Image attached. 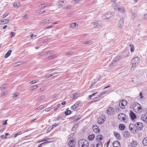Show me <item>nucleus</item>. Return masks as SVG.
Wrapping results in <instances>:
<instances>
[{
  "label": "nucleus",
  "instance_id": "obj_44",
  "mask_svg": "<svg viewBox=\"0 0 147 147\" xmlns=\"http://www.w3.org/2000/svg\"><path fill=\"white\" fill-rule=\"evenodd\" d=\"M129 126H130V127H134V129H136V125L134 124L131 123L130 124Z\"/></svg>",
  "mask_w": 147,
  "mask_h": 147
},
{
  "label": "nucleus",
  "instance_id": "obj_14",
  "mask_svg": "<svg viewBox=\"0 0 147 147\" xmlns=\"http://www.w3.org/2000/svg\"><path fill=\"white\" fill-rule=\"evenodd\" d=\"M68 144L70 147H74L76 143L74 142L73 140H70L69 141Z\"/></svg>",
  "mask_w": 147,
  "mask_h": 147
},
{
  "label": "nucleus",
  "instance_id": "obj_51",
  "mask_svg": "<svg viewBox=\"0 0 147 147\" xmlns=\"http://www.w3.org/2000/svg\"><path fill=\"white\" fill-rule=\"evenodd\" d=\"M59 96L58 94H55L54 95L53 97L54 98H56L59 97Z\"/></svg>",
  "mask_w": 147,
  "mask_h": 147
},
{
  "label": "nucleus",
  "instance_id": "obj_42",
  "mask_svg": "<svg viewBox=\"0 0 147 147\" xmlns=\"http://www.w3.org/2000/svg\"><path fill=\"white\" fill-rule=\"evenodd\" d=\"M56 76H54L53 74H49L45 76V78H49L51 76L55 77Z\"/></svg>",
  "mask_w": 147,
  "mask_h": 147
},
{
  "label": "nucleus",
  "instance_id": "obj_8",
  "mask_svg": "<svg viewBox=\"0 0 147 147\" xmlns=\"http://www.w3.org/2000/svg\"><path fill=\"white\" fill-rule=\"evenodd\" d=\"M143 128V124L141 122H138L136 125V129L137 130H141Z\"/></svg>",
  "mask_w": 147,
  "mask_h": 147
},
{
  "label": "nucleus",
  "instance_id": "obj_43",
  "mask_svg": "<svg viewBox=\"0 0 147 147\" xmlns=\"http://www.w3.org/2000/svg\"><path fill=\"white\" fill-rule=\"evenodd\" d=\"M92 42V40H88V41H86L84 42V44H89V43H91V42Z\"/></svg>",
  "mask_w": 147,
  "mask_h": 147
},
{
  "label": "nucleus",
  "instance_id": "obj_36",
  "mask_svg": "<svg viewBox=\"0 0 147 147\" xmlns=\"http://www.w3.org/2000/svg\"><path fill=\"white\" fill-rule=\"evenodd\" d=\"M2 21L3 22V24H4L8 23L9 22V20L8 19H5L3 20H2Z\"/></svg>",
  "mask_w": 147,
  "mask_h": 147
},
{
  "label": "nucleus",
  "instance_id": "obj_55",
  "mask_svg": "<svg viewBox=\"0 0 147 147\" xmlns=\"http://www.w3.org/2000/svg\"><path fill=\"white\" fill-rule=\"evenodd\" d=\"M28 18V16H27L26 14L22 17L23 19H26Z\"/></svg>",
  "mask_w": 147,
  "mask_h": 147
},
{
  "label": "nucleus",
  "instance_id": "obj_21",
  "mask_svg": "<svg viewBox=\"0 0 147 147\" xmlns=\"http://www.w3.org/2000/svg\"><path fill=\"white\" fill-rule=\"evenodd\" d=\"M114 134L118 140H120L121 137L120 136V134L116 132H114Z\"/></svg>",
  "mask_w": 147,
  "mask_h": 147
},
{
  "label": "nucleus",
  "instance_id": "obj_47",
  "mask_svg": "<svg viewBox=\"0 0 147 147\" xmlns=\"http://www.w3.org/2000/svg\"><path fill=\"white\" fill-rule=\"evenodd\" d=\"M73 53V52H72L71 51H70L68 52L67 53H65V54H66V55H71V54H72Z\"/></svg>",
  "mask_w": 147,
  "mask_h": 147
},
{
  "label": "nucleus",
  "instance_id": "obj_33",
  "mask_svg": "<svg viewBox=\"0 0 147 147\" xmlns=\"http://www.w3.org/2000/svg\"><path fill=\"white\" fill-rule=\"evenodd\" d=\"M78 24H77L76 23H74L71 24L70 26L71 28H74L76 27V26H78Z\"/></svg>",
  "mask_w": 147,
  "mask_h": 147
},
{
  "label": "nucleus",
  "instance_id": "obj_63",
  "mask_svg": "<svg viewBox=\"0 0 147 147\" xmlns=\"http://www.w3.org/2000/svg\"><path fill=\"white\" fill-rule=\"evenodd\" d=\"M76 119H75L77 121H78L79 120H80V118H81V117H78L77 118H76Z\"/></svg>",
  "mask_w": 147,
  "mask_h": 147
},
{
  "label": "nucleus",
  "instance_id": "obj_46",
  "mask_svg": "<svg viewBox=\"0 0 147 147\" xmlns=\"http://www.w3.org/2000/svg\"><path fill=\"white\" fill-rule=\"evenodd\" d=\"M97 93V92H96V93H93L92 94H91V95H89V97L90 99H91V98H92V97H93L94 95H95Z\"/></svg>",
  "mask_w": 147,
  "mask_h": 147
},
{
  "label": "nucleus",
  "instance_id": "obj_52",
  "mask_svg": "<svg viewBox=\"0 0 147 147\" xmlns=\"http://www.w3.org/2000/svg\"><path fill=\"white\" fill-rule=\"evenodd\" d=\"M44 106L43 105H40L37 108V110H39L40 109L42 108Z\"/></svg>",
  "mask_w": 147,
  "mask_h": 147
},
{
  "label": "nucleus",
  "instance_id": "obj_41",
  "mask_svg": "<svg viewBox=\"0 0 147 147\" xmlns=\"http://www.w3.org/2000/svg\"><path fill=\"white\" fill-rule=\"evenodd\" d=\"M77 59V58L75 57L74 59H70L69 62L70 63H73L74 62L75 60Z\"/></svg>",
  "mask_w": 147,
  "mask_h": 147
},
{
  "label": "nucleus",
  "instance_id": "obj_30",
  "mask_svg": "<svg viewBox=\"0 0 147 147\" xmlns=\"http://www.w3.org/2000/svg\"><path fill=\"white\" fill-rule=\"evenodd\" d=\"M130 47H131L130 51L131 52H133L134 51V47L133 44H131L129 45Z\"/></svg>",
  "mask_w": 147,
  "mask_h": 147
},
{
  "label": "nucleus",
  "instance_id": "obj_22",
  "mask_svg": "<svg viewBox=\"0 0 147 147\" xmlns=\"http://www.w3.org/2000/svg\"><path fill=\"white\" fill-rule=\"evenodd\" d=\"M12 52V51L11 50H10L9 51H8L7 53L6 54L4 57L5 58H7L10 55L11 52Z\"/></svg>",
  "mask_w": 147,
  "mask_h": 147
},
{
  "label": "nucleus",
  "instance_id": "obj_57",
  "mask_svg": "<svg viewBox=\"0 0 147 147\" xmlns=\"http://www.w3.org/2000/svg\"><path fill=\"white\" fill-rule=\"evenodd\" d=\"M114 15V13L113 12L111 13H110L109 17H111L113 16Z\"/></svg>",
  "mask_w": 147,
  "mask_h": 147
},
{
  "label": "nucleus",
  "instance_id": "obj_1",
  "mask_svg": "<svg viewBox=\"0 0 147 147\" xmlns=\"http://www.w3.org/2000/svg\"><path fill=\"white\" fill-rule=\"evenodd\" d=\"M140 62V58L138 57H136L133 59L131 61L132 65L131 67V70H134Z\"/></svg>",
  "mask_w": 147,
  "mask_h": 147
},
{
  "label": "nucleus",
  "instance_id": "obj_23",
  "mask_svg": "<svg viewBox=\"0 0 147 147\" xmlns=\"http://www.w3.org/2000/svg\"><path fill=\"white\" fill-rule=\"evenodd\" d=\"M119 12L121 13H124L125 12V10L123 7H120L118 11Z\"/></svg>",
  "mask_w": 147,
  "mask_h": 147
},
{
  "label": "nucleus",
  "instance_id": "obj_61",
  "mask_svg": "<svg viewBox=\"0 0 147 147\" xmlns=\"http://www.w3.org/2000/svg\"><path fill=\"white\" fill-rule=\"evenodd\" d=\"M10 34L11 35V37H13L14 35H15V34H14V33L13 32H11Z\"/></svg>",
  "mask_w": 147,
  "mask_h": 147
},
{
  "label": "nucleus",
  "instance_id": "obj_19",
  "mask_svg": "<svg viewBox=\"0 0 147 147\" xmlns=\"http://www.w3.org/2000/svg\"><path fill=\"white\" fill-rule=\"evenodd\" d=\"M123 135L125 137H127L129 136V133L127 131H124L123 132Z\"/></svg>",
  "mask_w": 147,
  "mask_h": 147
},
{
  "label": "nucleus",
  "instance_id": "obj_38",
  "mask_svg": "<svg viewBox=\"0 0 147 147\" xmlns=\"http://www.w3.org/2000/svg\"><path fill=\"white\" fill-rule=\"evenodd\" d=\"M58 125V124H55V125H54L52 126L53 127H52L51 128V129H50V128H49L48 130H49V131H50L53 129V127L57 126V125Z\"/></svg>",
  "mask_w": 147,
  "mask_h": 147
},
{
  "label": "nucleus",
  "instance_id": "obj_17",
  "mask_svg": "<svg viewBox=\"0 0 147 147\" xmlns=\"http://www.w3.org/2000/svg\"><path fill=\"white\" fill-rule=\"evenodd\" d=\"M105 120V119L104 117L103 118L100 117L98 119V123L99 124H102L104 122Z\"/></svg>",
  "mask_w": 147,
  "mask_h": 147
},
{
  "label": "nucleus",
  "instance_id": "obj_35",
  "mask_svg": "<svg viewBox=\"0 0 147 147\" xmlns=\"http://www.w3.org/2000/svg\"><path fill=\"white\" fill-rule=\"evenodd\" d=\"M65 114L67 115H70L71 113V110L66 111L65 113Z\"/></svg>",
  "mask_w": 147,
  "mask_h": 147
},
{
  "label": "nucleus",
  "instance_id": "obj_18",
  "mask_svg": "<svg viewBox=\"0 0 147 147\" xmlns=\"http://www.w3.org/2000/svg\"><path fill=\"white\" fill-rule=\"evenodd\" d=\"M138 143L135 141H133L131 143V147H136L137 146Z\"/></svg>",
  "mask_w": 147,
  "mask_h": 147
},
{
  "label": "nucleus",
  "instance_id": "obj_13",
  "mask_svg": "<svg viewBox=\"0 0 147 147\" xmlns=\"http://www.w3.org/2000/svg\"><path fill=\"white\" fill-rule=\"evenodd\" d=\"M123 18H122L120 19L118 26L119 27L121 28L123 26Z\"/></svg>",
  "mask_w": 147,
  "mask_h": 147
},
{
  "label": "nucleus",
  "instance_id": "obj_58",
  "mask_svg": "<svg viewBox=\"0 0 147 147\" xmlns=\"http://www.w3.org/2000/svg\"><path fill=\"white\" fill-rule=\"evenodd\" d=\"M144 19L145 20H147V13H146L144 15Z\"/></svg>",
  "mask_w": 147,
  "mask_h": 147
},
{
  "label": "nucleus",
  "instance_id": "obj_34",
  "mask_svg": "<svg viewBox=\"0 0 147 147\" xmlns=\"http://www.w3.org/2000/svg\"><path fill=\"white\" fill-rule=\"evenodd\" d=\"M78 124H75L74 125V127H73V128H72V131H74L76 129V128H77V127H78Z\"/></svg>",
  "mask_w": 147,
  "mask_h": 147
},
{
  "label": "nucleus",
  "instance_id": "obj_5",
  "mask_svg": "<svg viewBox=\"0 0 147 147\" xmlns=\"http://www.w3.org/2000/svg\"><path fill=\"white\" fill-rule=\"evenodd\" d=\"M127 104V101L125 100L121 101L119 103V106L122 109H124L125 108Z\"/></svg>",
  "mask_w": 147,
  "mask_h": 147
},
{
  "label": "nucleus",
  "instance_id": "obj_6",
  "mask_svg": "<svg viewBox=\"0 0 147 147\" xmlns=\"http://www.w3.org/2000/svg\"><path fill=\"white\" fill-rule=\"evenodd\" d=\"M127 117V115L123 113H120L118 116V119L120 121H125Z\"/></svg>",
  "mask_w": 147,
  "mask_h": 147
},
{
  "label": "nucleus",
  "instance_id": "obj_2",
  "mask_svg": "<svg viewBox=\"0 0 147 147\" xmlns=\"http://www.w3.org/2000/svg\"><path fill=\"white\" fill-rule=\"evenodd\" d=\"M78 144L79 147L81 146V147H88L89 144L88 142L84 139L80 140L78 142Z\"/></svg>",
  "mask_w": 147,
  "mask_h": 147
},
{
  "label": "nucleus",
  "instance_id": "obj_62",
  "mask_svg": "<svg viewBox=\"0 0 147 147\" xmlns=\"http://www.w3.org/2000/svg\"><path fill=\"white\" fill-rule=\"evenodd\" d=\"M51 107H49V108H48L47 109H46L45 110V111H49V109Z\"/></svg>",
  "mask_w": 147,
  "mask_h": 147
},
{
  "label": "nucleus",
  "instance_id": "obj_31",
  "mask_svg": "<svg viewBox=\"0 0 147 147\" xmlns=\"http://www.w3.org/2000/svg\"><path fill=\"white\" fill-rule=\"evenodd\" d=\"M120 6H119L117 3H116V5L114 7V9L116 11H118Z\"/></svg>",
  "mask_w": 147,
  "mask_h": 147
},
{
  "label": "nucleus",
  "instance_id": "obj_56",
  "mask_svg": "<svg viewBox=\"0 0 147 147\" xmlns=\"http://www.w3.org/2000/svg\"><path fill=\"white\" fill-rule=\"evenodd\" d=\"M96 83V82H94L91 85V86H90V88H92V86H93Z\"/></svg>",
  "mask_w": 147,
  "mask_h": 147
},
{
  "label": "nucleus",
  "instance_id": "obj_37",
  "mask_svg": "<svg viewBox=\"0 0 147 147\" xmlns=\"http://www.w3.org/2000/svg\"><path fill=\"white\" fill-rule=\"evenodd\" d=\"M38 80H32V81H31V82H29V83L30 84V83H31L32 84H35L36 82H37L38 81Z\"/></svg>",
  "mask_w": 147,
  "mask_h": 147
},
{
  "label": "nucleus",
  "instance_id": "obj_60",
  "mask_svg": "<svg viewBox=\"0 0 147 147\" xmlns=\"http://www.w3.org/2000/svg\"><path fill=\"white\" fill-rule=\"evenodd\" d=\"M129 130H130V131H131L133 130V129H134V127H130V126H129Z\"/></svg>",
  "mask_w": 147,
  "mask_h": 147
},
{
  "label": "nucleus",
  "instance_id": "obj_64",
  "mask_svg": "<svg viewBox=\"0 0 147 147\" xmlns=\"http://www.w3.org/2000/svg\"><path fill=\"white\" fill-rule=\"evenodd\" d=\"M41 6V7L42 8H43L45 7L46 6V5H45V4L42 5Z\"/></svg>",
  "mask_w": 147,
  "mask_h": 147
},
{
  "label": "nucleus",
  "instance_id": "obj_50",
  "mask_svg": "<svg viewBox=\"0 0 147 147\" xmlns=\"http://www.w3.org/2000/svg\"><path fill=\"white\" fill-rule=\"evenodd\" d=\"M45 96L44 95L41 96L40 97V100H42L43 99H44L45 98Z\"/></svg>",
  "mask_w": 147,
  "mask_h": 147
},
{
  "label": "nucleus",
  "instance_id": "obj_27",
  "mask_svg": "<svg viewBox=\"0 0 147 147\" xmlns=\"http://www.w3.org/2000/svg\"><path fill=\"white\" fill-rule=\"evenodd\" d=\"M52 138H47L43 140L44 141H47L46 142H44V143L50 142L52 141Z\"/></svg>",
  "mask_w": 147,
  "mask_h": 147
},
{
  "label": "nucleus",
  "instance_id": "obj_24",
  "mask_svg": "<svg viewBox=\"0 0 147 147\" xmlns=\"http://www.w3.org/2000/svg\"><path fill=\"white\" fill-rule=\"evenodd\" d=\"M119 127L120 130L123 131L125 129V126L123 124H121L119 125Z\"/></svg>",
  "mask_w": 147,
  "mask_h": 147
},
{
  "label": "nucleus",
  "instance_id": "obj_20",
  "mask_svg": "<svg viewBox=\"0 0 147 147\" xmlns=\"http://www.w3.org/2000/svg\"><path fill=\"white\" fill-rule=\"evenodd\" d=\"M13 6L15 7H19L21 6V4L20 3L18 2H16L13 3Z\"/></svg>",
  "mask_w": 147,
  "mask_h": 147
},
{
  "label": "nucleus",
  "instance_id": "obj_53",
  "mask_svg": "<svg viewBox=\"0 0 147 147\" xmlns=\"http://www.w3.org/2000/svg\"><path fill=\"white\" fill-rule=\"evenodd\" d=\"M22 132L21 131H20L18 132L16 134H17L18 136L22 134Z\"/></svg>",
  "mask_w": 147,
  "mask_h": 147
},
{
  "label": "nucleus",
  "instance_id": "obj_16",
  "mask_svg": "<svg viewBox=\"0 0 147 147\" xmlns=\"http://www.w3.org/2000/svg\"><path fill=\"white\" fill-rule=\"evenodd\" d=\"M80 103V101H78L76 102L75 104L73 105L71 108L73 109H76L78 106L79 104Z\"/></svg>",
  "mask_w": 147,
  "mask_h": 147
},
{
  "label": "nucleus",
  "instance_id": "obj_10",
  "mask_svg": "<svg viewBox=\"0 0 147 147\" xmlns=\"http://www.w3.org/2000/svg\"><path fill=\"white\" fill-rule=\"evenodd\" d=\"M92 129L96 133H98L100 131L99 127L97 125L93 126L92 127Z\"/></svg>",
  "mask_w": 147,
  "mask_h": 147
},
{
  "label": "nucleus",
  "instance_id": "obj_4",
  "mask_svg": "<svg viewBox=\"0 0 147 147\" xmlns=\"http://www.w3.org/2000/svg\"><path fill=\"white\" fill-rule=\"evenodd\" d=\"M121 60V58L120 56H118L113 60L112 62L111 63L110 66L111 67H113L117 64L119 61Z\"/></svg>",
  "mask_w": 147,
  "mask_h": 147
},
{
  "label": "nucleus",
  "instance_id": "obj_9",
  "mask_svg": "<svg viewBox=\"0 0 147 147\" xmlns=\"http://www.w3.org/2000/svg\"><path fill=\"white\" fill-rule=\"evenodd\" d=\"M103 139V136L102 135L99 134L98 135L96 138V140L97 141L101 142L100 141Z\"/></svg>",
  "mask_w": 147,
  "mask_h": 147
},
{
  "label": "nucleus",
  "instance_id": "obj_12",
  "mask_svg": "<svg viewBox=\"0 0 147 147\" xmlns=\"http://www.w3.org/2000/svg\"><path fill=\"white\" fill-rule=\"evenodd\" d=\"M129 115L131 118L132 120H134L136 117L135 114L131 111H130L129 113Z\"/></svg>",
  "mask_w": 147,
  "mask_h": 147
},
{
  "label": "nucleus",
  "instance_id": "obj_48",
  "mask_svg": "<svg viewBox=\"0 0 147 147\" xmlns=\"http://www.w3.org/2000/svg\"><path fill=\"white\" fill-rule=\"evenodd\" d=\"M72 7L71 5H69L68 6H67L66 7H64V8L65 9H70Z\"/></svg>",
  "mask_w": 147,
  "mask_h": 147
},
{
  "label": "nucleus",
  "instance_id": "obj_59",
  "mask_svg": "<svg viewBox=\"0 0 147 147\" xmlns=\"http://www.w3.org/2000/svg\"><path fill=\"white\" fill-rule=\"evenodd\" d=\"M13 97H15V98H16L18 96V94H13Z\"/></svg>",
  "mask_w": 147,
  "mask_h": 147
},
{
  "label": "nucleus",
  "instance_id": "obj_49",
  "mask_svg": "<svg viewBox=\"0 0 147 147\" xmlns=\"http://www.w3.org/2000/svg\"><path fill=\"white\" fill-rule=\"evenodd\" d=\"M5 86H6L5 85H3L0 88V90H2L4 89V88H6V87H5Z\"/></svg>",
  "mask_w": 147,
  "mask_h": 147
},
{
  "label": "nucleus",
  "instance_id": "obj_40",
  "mask_svg": "<svg viewBox=\"0 0 147 147\" xmlns=\"http://www.w3.org/2000/svg\"><path fill=\"white\" fill-rule=\"evenodd\" d=\"M56 57V56L55 55H52L49 56L48 58H49L50 59H51L53 58H54Z\"/></svg>",
  "mask_w": 147,
  "mask_h": 147
},
{
  "label": "nucleus",
  "instance_id": "obj_45",
  "mask_svg": "<svg viewBox=\"0 0 147 147\" xmlns=\"http://www.w3.org/2000/svg\"><path fill=\"white\" fill-rule=\"evenodd\" d=\"M102 142H99V143L97 144L96 145V147H102Z\"/></svg>",
  "mask_w": 147,
  "mask_h": 147
},
{
  "label": "nucleus",
  "instance_id": "obj_26",
  "mask_svg": "<svg viewBox=\"0 0 147 147\" xmlns=\"http://www.w3.org/2000/svg\"><path fill=\"white\" fill-rule=\"evenodd\" d=\"M143 144L145 146H147V137L144 138L142 141Z\"/></svg>",
  "mask_w": 147,
  "mask_h": 147
},
{
  "label": "nucleus",
  "instance_id": "obj_15",
  "mask_svg": "<svg viewBox=\"0 0 147 147\" xmlns=\"http://www.w3.org/2000/svg\"><path fill=\"white\" fill-rule=\"evenodd\" d=\"M141 118L144 121L147 123V114L142 115Z\"/></svg>",
  "mask_w": 147,
  "mask_h": 147
},
{
  "label": "nucleus",
  "instance_id": "obj_32",
  "mask_svg": "<svg viewBox=\"0 0 147 147\" xmlns=\"http://www.w3.org/2000/svg\"><path fill=\"white\" fill-rule=\"evenodd\" d=\"M109 14L110 13H108L105 14L103 16V18L104 19L105 18H106L107 19L110 18V17H109Z\"/></svg>",
  "mask_w": 147,
  "mask_h": 147
},
{
  "label": "nucleus",
  "instance_id": "obj_29",
  "mask_svg": "<svg viewBox=\"0 0 147 147\" xmlns=\"http://www.w3.org/2000/svg\"><path fill=\"white\" fill-rule=\"evenodd\" d=\"M53 53V50L45 52V53L47 55L52 54Z\"/></svg>",
  "mask_w": 147,
  "mask_h": 147
},
{
  "label": "nucleus",
  "instance_id": "obj_39",
  "mask_svg": "<svg viewBox=\"0 0 147 147\" xmlns=\"http://www.w3.org/2000/svg\"><path fill=\"white\" fill-rule=\"evenodd\" d=\"M38 87L37 86H32L30 88V89L32 90H33L34 89H36Z\"/></svg>",
  "mask_w": 147,
  "mask_h": 147
},
{
  "label": "nucleus",
  "instance_id": "obj_28",
  "mask_svg": "<svg viewBox=\"0 0 147 147\" xmlns=\"http://www.w3.org/2000/svg\"><path fill=\"white\" fill-rule=\"evenodd\" d=\"M79 94L80 93H74L73 96L74 99H76L78 97V96Z\"/></svg>",
  "mask_w": 147,
  "mask_h": 147
},
{
  "label": "nucleus",
  "instance_id": "obj_7",
  "mask_svg": "<svg viewBox=\"0 0 147 147\" xmlns=\"http://www.w3.org/2000/svg\"><path fill=\"white\" fill-rule=\"evenodd\" d=\"M114 109L112 107H109L107 111V114L109 115H112L114 113Z\"/></svg>",
  "mask_w": 147,
  "mask_h": 147
},
{
  "label": "nucleus",
  "instance_id": "obj_25",
  "mask_svg": "<svg viewBox=\"0 0 147 147\" xmlns=\"http://www.w3.org/2000/svg\"><path fill=\"white\" fill-rule=\"evenodd\" d=\"M95 137V136L94 135L92 134L88 136V139L90 140H94Z\"/></svg>",
  "mask_w": 147,
  "mask_h": 147
},
{
  "label": "nucleus",
  "instance_id": "obj_3",
  "mask_svg": "<svg viewBox=\"0 0 147 147\" xmlns=\"http://www.w3.org/2000/svg\"><path fill=\"white\" fill-rule=\"evenodd\" d=\"M92 24L93 27L94 28H98L103 25L102 23L99 21L93 22Z\"/></svg>",
  "mask_w": 147,
  "mask_h": 147
},
{
  "label": "nucleus",
  "instance_id": "obj_54",
  "mask_svg": "<svg viewBox=\"0 0 147 147\" xmlns=\"http://www.w3.org/2000/svg\"><path fill=\"white\" fill-rule=\"evenodd\" d=\"M1 137L3 139H5L7 138V137L4 135H2L1 136Z\"/></svg>",
  "mask_w": 147,
  "mask_h": 147
},
{
  "label": "nucleus",
  "instance_id": "obj_11",
  "mask_svg": "<svg viewBox=\"0 0 147 147\" xmlns=\"http://www.w3.org/2000/svg\"><path fill=\"white\" fill-rule=\"evenodd\" d=\"M120 143L118 141H115L113 142V145L114 147H120Z\"/></svg>",
  "mask_w": 147,
  "mask_h": 147
}]
</instances>
